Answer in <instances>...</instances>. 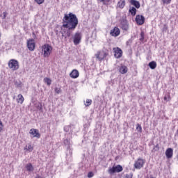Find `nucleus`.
<instances>
[{
	"mask_svg": "<svg viewBox=\"0 0 178 178\" xmlns=\"http://www.w3.org/2000/svg\"><path fill=\"white\" fill-rule=\"evenodd\" d=\"M131 42H133V40L131 39H129L128 41H127V45H131Z\"/></svg>",
	"mask_w": 178,
	"mask_h": 178,
	"instance_id": "a19ab883",
	"label": "nucleus"
},
{
	"mask_svg": "<svg viewBox=\"0 0 178 178\" xmlns=\"http://www.w3.org/2000/svg\"><path fill=\"white\" fill-rule=\"evenodd\" d=\"M164 101H165V102H169V101H170V94L165 95L164 96Z\"/></svg>",
	"mask_w": 178,
	"mask_h": 178,
	"instance_id": "7c9ffc66",
	"label": "nucleus"
},
{
	"mask_svg": "<svg viewBox=\"0 0 178 178\" xmlns=\"http://www.w3.org/2000/svg\"><path fill=\"white\" fill-rule=\"evenodd\" d=\"M122 170H123V167L121 165H117L110 168L108 170V173L110 175H113V173H120V172H122Z\"/></svg>",
	"mask_w": 178,
	"mask_h": 178,
	"instance_id": "39448f33",
	"label": "nucleus"
},
{
	"mask_svg": "<svg viewBox=\"0 0 178 178\" xmlns=\"http://www.w3.org/2000/svg\"><path fill=\"white\" fill-rule=\"evenodd\" d=\"M62 23L60 33L62 37L67 38L72 35V31H74L79 25V18L72 13L65 14Z\"/></svg>",
	"mask_w": 178,
	"mask_h": 178,
	"instance_id": "f257e3e1",
	"label": "nucleus"
},
{
	"mask_svg": "<svg viewBox=\"0 0 178 178\" xmlns=\"http://www.w3.org/2000/svg\"><path fill=\"white\" fill-rule=\"evenodd\" d=\"M44 0H35V2L38 3V5H41L42 3H44Z\"/></svg>",
	"mask_w": 178,
	"mask_h": 178,
	"instance_id": "4c0bfd02",
	"label": "nucleus"
},
{
	"mask_svg": "<svg viewBox=\"0 0 178 178\" xmlns=\"http://www.w3.org/2000/svg\"><path fill=\"white\" fill-rule=\"evenodd\" d=\"M29 134H31L33 137H36V138H40V137H41V134L38 132V129H31Z\"/></svg>",
	"mask_w": 178,
	"mask_h": 178,
	"instance_id": "f8f14e48",
	"label": "nucleus"
},
{
	"mask_svg": "<svg viewBox=\"0 0 178 178\" xmlns=\"http://www.w3.org/2000/svg\"><path fill=\"white\" fill-rule=\"evenodd\" d=\"M66 161L67 163H70V162L73 161V154H67L66 155Z\"/></svg>",
	"mask_w": 178,
	"mask_h": 178,
	"instance_id": "b1692460",
	"label": "nucleus"
},
{
	"mask_svg": "<svg viewBox=\"0 0 178 178\" xmlns=\"http://www.w3.org/2000/svg\"><path fill=\"white\" fill-rule=\"evenodd\" d=\"M35 178H44L42 176L40 175H36Z\"/></svg>",
	"mask_w": 178,
	"mask_h": 178,
	"instance_id": "49530a36",
	"label": "nucleus"
},
{
	"mask_svg": "<svg viewBox=\"0 0 178 178\" xmlns=\"http://www.w3.org/2000/svg\"><path fill=\"white\" fill-rule=\"evenodd\" d=\"M37 109H38L39 111H41L42 109L41 104L40 103L37 104Z\"/></svg>",
	"mask_w": 178,
	"mask_h": 178,
	"instance_id": "a18cd8bd",
	"label": "nucleus"
},
{
	"mask_svg": "<svg viewBox=\"0 0 178 178\" xmlns=\"http://www.w3.org/2000/svg\"><path fill=\"white\" fill-rule=\"evenodd\" d=\"M161 1L163 5H169L172 2V0H161Z\"/></svg>",
	"mask_w": 178,
	"mask_h": 178,
	"instance_id": "2f4dec72",
	"label": "nucleus"
},
{
	"mask_svg": "<svg viewBox=\"0 0 178 178\" xmlns=\"http://www.w3.org/2000/svg\"><path fill=\"white\" fill-rule=\"evenodd\" d=\"M74 45H79L81 42V33L76 32L72 36Z\"/></svg>",
	"mask_w": 178,
	"mask_h": 178,
	"instance_id": "0eeeda50",
	"label": "nucleus"
},
{
	"mask_svg": "<svg viewBox=\"0 0 178 178\" xmlns=\"http://www.w3.org/2000/svg\"><path fill=\"white\" fill-rule=\"evenodd\" d=\"M130 3L135 6L136 9H140V6H141L140 4V1H138L136 0H131Z\"/></svg>",
	"mask_w": 178,
	"mask_h": 178,
	"instance_id": "f3484780",
	"label": "nucleus"
},
{
	"mask_svg": "<svg viewBox=\"0 0 178 178\" xmlns=\"http://www.w3.org/2000/svg\"><path fill=\"white\" fill-rule=\"evenodd\" d=\"M145 163V161L143 159H138L134 163V168L135 169H141L143 166H144V164Z\"/></svg>",
	"mask_w": 178,
	"mask_h": 178,
	"instance_id": "9b49d317",
	"label": "nucleus"
},
{
	"mask_svg": "<svg viewBox=\"0 0 178 178\" xmlns=\"http://www.w3.org/2000/svg\"><path fill=\"white\" fill-rule=\"evenodd\" d=\"M65 154L66 155H73V148L72 147L67 148Z\"/></svg>",
	"mask_w": 178,
	"mask_h": 178,
	"instance_id": "a878e982",
	"label": "nucleus"
},
{
	"mask_svg": "<svg viewBox=\"0 0 178 178\" xmlns=\"http://www.w3.org/2000/svg\"><path fill=\"white\" fill-rule=\"evenodd\" d=\"M27 47L29 51H34V49H35V42L34 39L27 40Z\"/></svg>",
	"mask_w": 178,
	"mask_h": 178,
	"instance_id": "1a4fd4ad",
	"label": "nucleus"
},
{
	"mask_svg": "<svg viewBox=\"0 0 178 178\" xmlns=\"http://www.w3.org/2000/svg\"><path fill=\"white\" fill-rule=\"evenodd\" d=\"M165 156L168 159H170V158H173V149L168 148L165 151Z\"/></svg>",
	"mask_w": 178,
	"mask_h": 178,
	"instance_id": "ddd939ff",
	"label": "nucleus"
},
{
	"mask_svg": "<svg viewBox=\"0 0 178 178\" xmlns=\"http://www.w3.org/2000/svg\"><path fill=\"white\" fill-rule=\"evenodd\" d=\"M99 1L103 3V5H108V3L111 2V0H99Z\"/></svg>",
	"mask_w": 178,
	"mask_h": 178,
	"instance_id": "f704fd0d",
	"label": "nucleus"
},
{
	"mask_svg": "<svg viewBox=\"0 0 178 178\" xmlns=\"http://www.w3.org/2000/svg\"><path fill=\"white\" fill-rule=\"evenodd\" d=\"M111 34L113 37H118L120 34V29L118 27H115L113 30L111 31Z\"/></svg>",
	"mask_w": 178,
	"mask_h": 178,
	"instance_id": "4468645a",
	"label": "nucleus"
},
{
	"mask_svg": "<svg viewBox=\"0 0 178 178\" xmlns=\"http://www.w3.org/2000/svg\"><path fill=\"white\" fill-rule=\"evenodd\" d=\"M44 82L46 83L47 86H49L50 84H51L52 81L51 80V79L46 77L44 78Z\"/></svg>",
	"mask_w": 178,
	"mask_h": 178,
	"instance_id": "bb28decb",
	"label": "nucleus"
},
{
	"mask_svg": "<svg viewBox=\"0 0 178 178\" xmlns=\"http://www.w3.org/2000/svg\"><path fill=\"white\" fill-rule=\"evenodd\" d=\"M163 33H166L168 31V26L166 24H164L162 28Z\"/></svg>",
	"mask_w": 178,
	"mask_h": 178,
	"instance_id": "c9c22d12",
	"label": "nucleus"
},
{
	"mask_svg": "<svg viewBox=\"0 0 178 178\" xmlns=\"http://www.w3.org/2000/svg\"><path fill=\"white\" fill-rule=\"evenodd\" d=\"M108 55H109V52L108 51V50H103L102 51H99L97 52V54H95L97 59H98V60H99L100 62L104 60V59H105V58H106Z\"/></svg>",
	"mask_w": 178,
	"mask_h": 178,
	"instance_id": "f03ea898",
	"label": "nucleus"
},
{
	"mask_svg": "<svg viewBox=\"0 0 178 178\" xmlns=\"http://www.w3.org/2000/svg\"><path fill=\"white\" fill-rule=\"evenodd\" d=\"M24 149L26 151H29V152H31V151H33V146H31V145H26L24 147Z\"/></svg>",
	"mask_w": 178,
	"mask_h": 178,
	"instance_id": "c756f323",
	"label": "nucleus"
},
{
	"mask_svg": "<svg viewBox=\"0 0 178 178\" xmlns=\"http://www.w3.org/2000/svg\"><path fill=\"white\" fill-rule=\"evenodd\" d=\"M42 51L44 52V57L48 58V56L51 55V52L52 51V47L49 44H44L42 47Z\"/></svg>",
	"mask_w": 178,
	"mask_h": 178,
	"instance_id": "20e7f679",
	"label": "nucleus"
},
{
	"mask_svg": "<svg viewBox=\"0 0 178 178\" xmlns=\"http://www.w3.org/2000/svg\"><path fill=\"white\" fill-rule=\"evenodd\" d=\"M129 71V69L126 65H121L119 68V72L121 73V74H126L127 72Z\"/></svg>",
	"mask_w": 178,
	"mask_h": 178,
	"instance_id": "2eb2a0df",
	"label": "nucleus"
},
{
	"mask_svg": "<svg viewBox=\"0 0 178 178\" xmlns=\"http://www.w3.org/2000/svg\"><path fill=\"white\" fill-rule=\"evenodd\" d=\"M136 130H138V131H140L141 133L143 130V127H141V125L140 124H137Z\"/></svg>",
	"mask_w": 178,
	"mask_h": 178,
	"instance_id": "72a5a7b5",
	"label": "nucleus"
},
{
	"mask_svg": "<svg viewBox=\"0 0 178 178\" xmlns=\"http://www.w3.org/2000/svg\"><path fill=\"white\" fill-rule=\"evenodd\" d=\"M79 71L77 70H73L72 71V72L70 74V76L72 79H77V77H79Z\"/></svg>",
	"mask_w": 178,
	"mask_h": 178,
	"instance_id": "dca6fc26",
	"label": "nucleus"
},
{
	"mask_svg": "<svg viewBox=\"0 0 178 178\" xmlns=\"http://www.w3.org/2000/svg\"><path fill=\"white\" fill-rule=\"evenodd\" d=\"M114 56L116 59L120 58V57L123 55V51H122L121 48L119 47H114Z\"/></svg>",
	"mask_w": 178,
	"mask_h": 178,
	"instance_id": "9d476101",
	"label": "nucleus"
},
{
	"mask_svg": "<svg viewBox=\"0 0 178 178\" xmlns=\"http://www.w3.org/2000/svg\"><path fill=\"white\" fill-rule=\"evenodd\" d=\"M8 65L9 69H11L13 72L19 70V61H17V60L11 59L8 61Z\"/></svg>",
	"mask_w": 178,
	"mask_h": 178,
	"instance_id": "7ed1b4c3",
	"label": "nucleus"
},
{
	"mask_svg": "<svg viewBox=\"0 0 178 178\" xmlns=\"http://www.w3.org/2000/svg\"><path fill=\"white\" fill-rule=\"evenodd\" d=\"M91 104H92V99H87L84 105L86 106H90V105H91Z\"/></svg>",
	"mask_w": 178,
	"mask_h": 178,
	"instance_id": "cd10ccee",
	"label": "nucleus"
},
{
	"mask_svg": "<svg viewBox=\"0 0 178 178\" xmlns=\"http://www.w3.org/2000/svg\"><path fill=\"white\" fill-rule=\"evenodd\" d=\"M154 151H158L159 149V145H156L154 147Z\"/></svg>",
	"mask_w": 178,
	"mask_h": 178,
	"instance_id": "c03bdc74",
	"label": "nucleus"
},
{
	"mask_svg": "<svg viewBox=\"0 0 178 178\" xmlns=\"http://www.w3.org/2000/svg\"><path fill=\"white\" fill-rule=\"evenodd\" d=\"M88 178H92V177H94V173L92 172H89L88 173Z\"/></svg>",
	"mask_w": 178,
	"mask_h": 178,
	"instance_id": "58836bf2",
	"label": "nucleus"
},
{
	"mask_svg": "<svg viewBox=\"0 0 178 178\" xmlns=\"http://www.w3.org/2000/svg\"><path fill=\"white\" fill-rule=\"evenodd\" d=\"M120 27L122 30H124V31H127L129 30V22H127V19H126V17H122L120 20Z\"/></svg>",
	"mask_w": 178,
	"mask_h": 178,
	"instance_id": "423d86ee",
	"label": "nucleus"
},
{
	"mask_svg": "<svg viewBox=\"0 0 178 178\" xmlns=\"http://www.w3.org/2000/svg\"><path fill=\"white\" fill-rule=\"evenodd\" d=\"M0 37H1V33H0Z\"/></svg>",
	"mask_w": 178,
	"mask_h": 178,
	"instance_id": "09e8293b",
	"label": "nucleus"
},
{
	"mask_svg": "<svg viewBox=\"0 0 178 178\" xmlns=\"http://www.w3.org/2000/svg\"><path fill=\"white\" fill-rule=\"evenodd\" d=\"M70 130H72V127L70 125H67L64 127V131H65L66 133H69Z\"/></svg>",
	"mask_w": 178,
	"mask_h": 178,
	"instance_id": "c85d7f7f",
	"label": "nucleus"
},
{
	"mask_svg": "<svg viewBox=\"0 0 178 178\" xmlns=\"http://www.w3.org/2000/svg\"><path fill=\"white\" fill-rule=\"evenodd\" d=\"M125 178H133V174H127Z\"/></svg>",
	"mask_w": 178,
	"mask_h": 178,
	"instance_id": "37998d69",
	"label": "nucleus"
},
{
	"mask_svg": "<svg viewBox=\"0 0 178 178\" xmlns=\"http://www.w3.org/2000/svg\"><path fill=\"white\" fill-rule=\"evenodd\" d=\"M3 129V124H2V121L0 120V133L2 131Z\"/></svg>",
	"mask_w": 178,
	"mask_h": 178,
	"instance_id": "79ce46f5",
	"label": "nucleus"
},
{
	"mask_svg": "<svg viewBox=\"0 0 178 178\" xmlns=\"http://www.w3.org/2000/svg\"><path fill=\"white\" fill-rule=\"evenodd\" d=\"M25 168L28 172H33L34 170V167L31 163L26 164Z\"/></svg>",
	"mask_w": 178,
	"mask_h": 178,
	"instance_id": "6ab92c4d",
	"label": "nucleus"
},
{
	"mask_svg": "<svg viewBox=\"0 0 178 178\" xmlns=\"http://www.w3.org/2000/svg\"><path fill=\"white\" fill-rule=\"evenodd\" d=\"M17 102L18 104H23L24 102V97H23V95L19 94L17 95Z\"/></svg>",
	"mask_w": 178,
	"mask_h": 178,
	"instance_id": "aec40b11",
	"label": "nucleus"
},
{
	"mask_svg": "<svg viewBox=\"0 0 178 178\" xmlns=\"http://www.w3.org/2000/svg\"><path fill=\"white\" fill-rule=\"evenodd\" d=\"M7 15L8 13L6 12H3L2 15H1V17H2V19H6Z\"/></svg>",
	"mask_w": 178,
	"mask_h": 178,
	"instance_id": "ea45409f",
	"label": "nucleus"
},
{
	"mask_svg": "<svg viewBox=\"0 0 178 178\" xmlns=\"http://www.w3.org/2000/svg\"><path fill=\"white\" fill-rule=\"evenodd\" d=\"M64 145L66 147V148H72V140H70V138L65 139L64 140Z\"/></svg>",
	"mask_w": 178,
	"mask_h": 178,
	"instance_id": "a211bd4d",
	"label": "nucleus"
},
{
	"mask_svg": "<svg viewBox=\"0 0 178 178\" xmlns=\"http://www.w3.org/2000/svg\"><path fill=\"white\" fill-rule=\"evenodd\" d=\"M135 21L138 26H143L145 22V17L143 15H137Z\"/></svg>",
	"mask_w": 178,
	"mask_h": 178,
	"instance_id": "6e6552de",
	"label": "nucleus"
},
{
	"mask_svg": "<svg viewBox=\"0 0 178 178\" xmlns=\"http://www.w3.org/2000/svg\"><path fill=\"white\" fill-rule=\"evenodd\" d=\"M118 6L120 8V9H123L124 6H126V1H120L118 3Z\"/></svg>",
	"mask_w": 178,
	"mask_h": 178,
	"instance_id": "412c9836",
	"label": "nucleus"
},
{
	"mask_svg": "<svg viewBox=\"0 0 178 178\" xmlns=\"http://www.w3.org/2000/svg\"><path fill=\"white\" fill-rule=\"evenodd\" d=\"M149 67H150V69H152V70H154V69H156V62L151 61L150 63H149Z\"/></svg>",
	"mask_w": 178,
	"mask_h": 178,
	"instance_id": "5701e85b",
	"label": "nucleus"
},
{
	"mask_svg": "<svg viewBox=\"0 0 178 178\" xmlns=\"http://www.w3.org/2000/svg\"><path fill=\"white\" fill-rule=\"evenodd\" d=\"M129 12L131 13V16H136L137 13V9H136L134 7H130Z\"/></svg>",
	"mask_w": 178,
	"mask_h": 178,
	"instance_id": "4be33fe9",
	"label": "nucleus"
},
{
	"mask_svg": "<svg viewBox=\"0 0 178 178\" xmlns=\"http://www.w3.org/2000/svg\"><path fill=\"white\" fill-rule=\"evenodd\" d=\"M67 136H70V137H72V135L70 134H69Z\"/></svg>",
	"mask_w": 178,
	"mask_h": 178,
	"instance_id": "de8ad7c7",
	"label": "nucleus"
},
{
	"mask_svg": "<svg viewBox=\"0 0 178 178\" xmlns=\"http://www.w3.org/2000/svg\"><path fill=\"white\" fill-rule=\"evenodd\" d=\"M54 91H55L56 94H60V92L62 90L59 88H55Z\"/></svg>",
	"mask_w": 178,
	"mask_h": 178,
	"instance_id": "e433bc0d",
	"label": "nucleus"
},
{
	"mask_svg": "<svg viewBox=\"0 0 178 178\" xmlns=\"http://www.w3.org/2000/svg\"><path fill=\"white\" fill-rule=\"evenodd\" d=\"M14 84L17 88H22V83L20 81H14Z\"/></svg>",
	"mask_w": 178,
	"mask_h": 178,
	"instance_id": "393cba45",
	"label": "nucleus"
},
{
	"mask_svg": "<svg viewBox=\"0 0 178 178\" xmlns=\"http://www.w3.org/2000/svg\"><path fill=\"white\" fill-rule=\"evenodd\" d=\"M140 41H141V42L144 41V37H145V34L144 33V32L142 31V32L140 33Z\"/></svg>",
	"mask_w": 178,
	"mask_h": 178,
	"instance_id": "473e14b6",
	"label": "nucleus"
}]
</instances>
